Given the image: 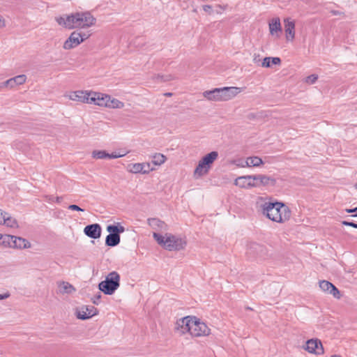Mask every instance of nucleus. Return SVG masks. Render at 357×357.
Returning <instances> with one entry per match:
<instances>
[{
  "instance_id": "obj_1",
  "label": "nucleus",
  "mask_w": 357,
  "mask_h": 357,
  "mask_svg": "<svg viewBox=\"0 0 357 357\" xmlns=\"http://www.w3.org/2000/svg\"><path fill=\"white\" fill-rule=\"evenodd\" d=\"M257 209L273 222L284 223L291 215L289 208L282 202H273L269 197H258L255 204Z\"/></svg>"
},
{
  "instance_id": "obj_2",
  "label": "nucleus",
  "mask_w": 357,
  "mask_h": 357,
  "mask_svg": "<svg viewBox=\"0 0 357 357\" xmlns=\"http://www.w3.org/2000/svg\"><path fill=\"white\" fill-rule=\"evenodd\" d=\"M56 22L68 29H86L96 23V18L89 12H76L70 15L56 17Z\"/></svg>"
},
{
  "instance_id": "obj_3",
  "label": "nucleus",
  "mask_w": 357,
  "mask_h": 357,
  "mask_svg": "<svg viewBox=\"0 0 357 357\" xmlns=\"http://www.w3.org/2000/svg\"><path fill=\"white\" fill-rule=\"evenodd\" d=\"M120 285V275L116 272L109 273L104 281L99 283L98 287L100 291L107 295H112Z\"/></svg>"
},
{
  "instance_id": "obj_4",
  "label": "nucleus",
  "mask_w": 357,
  "mask_h": 357,
  "mask_svg": "<svg viewBox=\"0 0 357 357\" xmlns=\"http://www.w3.org/2000/svg\"><path fill=\"white\" fill-rule=\"evenodd\" d=\"M153 236L156 242L160 245H183L187 244L185 237L180 234L174 235L167 233L165 236H162L157 232H153Z\"/></svg>"
},
{
  "instance_id": "obj_5",
  "label": "nucleus",
  "mask_w": 357,
  "mask_h": 357,
  "mask_svg": "<svg viewBox=\"0 0 357 357\" xmlns=\"http://www.w3.org/2000/svg\"><path fill=\"white\" fill-rule=\"evenodd\" d=\"M107 231L109 234L106 237V245H117L120 243V234L125 231V228L119 223H116L108 225Z\"/></svg>"
},
{
  "instance_id": "obj_6",
  "label": "nucleus",
  "mask_w": 357,
  "mask_h": 357,
  "mask_svg": "<svg viewBox=\"0 0 357 357\" xmlns=\"http://www.w3.org/2000/svg\"><path fill=\"white\" fill-rule=\"evenodd\" d=\"M90 36L89 33L74 31L69 38L64 42L63 47L65 50H70L78 46L81 43Z\"/></svg>"
},
{
  "instance_id": "obj_7",
  "label": "nucleus",
  "mask_w": 357,
  "mask_h": 357,
  "mask_svg": "<svg viewBox=\"0 0 357 357\" xmlns=\"http://www.w3.org/2000/svg\"><path fill=\"white\" fill-rule=\"evenodd\" d=\"M211 330L204 322H201L193 317V321L191 322L190 335L194 337L206 336L210 334Z\"/></svg>"
},
{
  "instance_id": "obj_8",
  "label": "nucleus",
  "mask_w": 357,
  "mask_h": 357,
  "mask_svg": "<svg viewBox=\"0 0 357 357\" xmlns=\"http://www.w3.org/2000/svg\"><path fill=\"white\" fill-rule=\"evenodd\" d=\"M155 170V169L151 166V162H137L131 163L127 166V171L132 174H148L151 172Z\"/></svg>"
},
{
  "instance_id": "obj_9",
  "label": "nucleus",
  "mask_w": 357,
  "mask_h": 357,
  "mask_svg": "<svg viewBox=\"0 0 357 357\" xmlns=\"http://www.w3.org/2000/svg\"><path fill=\"white\" fill-rule=\"evenodd\" d=\"M91 91L79 90L68 93L64 96L73 101L91 104Z\"/></svg>"
},
{
  "instance_id": "obj_10",
  "label": "nucleus",
  "mask_w": 357,
  "mask_h": 357,
  "mask_svg": "<svg viewBox=\"0 0 357 357\" xmlns=\"http://www.w3.org/2000/svg\"><path fill=\"white\" fill-rule=\"evenodd\" d=\"M30 245L29 242L23 238L15 236L0 234V245Z\"/></svg>"
},
{
  "instance_id": "obj_11",
  "label": "nucleus",
  "mask_w": 357,
  "mask_h": 357,
  "mask_svg": "<svg viewBox=\"0 0 357 357\" xmlns=\"http://www.w3.org/2000/svg\"><path fill=\"white\" fill-rule=\"evenodd\" d=\"M319 287L322 291L327 294L332 295L335 298L340 299L342 297L339 289L329 281L324 280H320L319 282Z\"/></svg>"
},
{
  "instance_id": "obj_12",
  "label": "nucleus",
  "mask_w": 357,
  "mask_h": 357,
  "mask_svg": "<svg viewBox=\"0 0 357 357\" xmlns=\"http://www.w3.org/2000/svg\"><path fill=\"white\" fill-rule=\"evenodd\" d=\"M234 185L244 189L257 188L255 175H246L237 177L234 181Z\"/></svg>"
},
{
  "instance_id": "obj_13",
  "label": "nucleus",
  "mask_w": 357,
  "mask_h": 357,
  "mask_svg": "<svg viewBox=\"0 0 357 357\" xmlns=\"http://www.w3.org/2000/svg\"><path fill=\"white\" fill-rule=\"evenodd\" d=\"M192 321H193V317L189 316L179 319L175 324L174 329L181 334H185L186 333L190 334Z\"/></svg>"
},
{
  "instance_id": "obj_14",
  "label": "nucleus",
  "mask_w": 357,
  "mask_h": 357,
  "mask_svg": "<svg viewBox=\"0 0 357 357\" xmlns=\"http://www.w3.org/2000/svg\"><path fill=\"white\" fill-rule=\"evenodd\" d=\"M242 91L243 89L240 87L229 86L220 88L221 101H228Z\"/></svg>"
},
{
  "instance_id": "obj_15",
  "label": "nucleus",
  "mask_w": 357,
  "mask_h": 357,
  "mask_svg": "<svg viewBox=\"0 0 357 357\" xmlns=\"http://www.w3.org/2000/svg\"><path fill=\"white\" fill-rule=\"evenodd\" d=\"M98 310L94 306L84 305L77 311L76 315L78 319L85 320L98 314Z\"/></svg>"
},
{
  "instance_id": "obj_16",
  "label": "nucleus",
  "mask_w": 357,
  "mask_h": 357,
  "mask_svg": "<svg viewBox=\"0 0 357 357\" xmlns=\"http://www.w3.org/2000/svg\"><path fill=\"white\" fill-rule=\"evenodd\" d=\"M26 81V76L25 75H20L0 83V89H13L17 86H20L24 84Z\"/></svg>"
},
{
  "instance_id": "obj_17",
  "label": "nucleus",
  "mask_w": 357,
  "mask_h": 357,
  "mask_svg": "<svg viewBox=\"0 0 357 357\" xmlns=\"http://www.w3.org/2000/svg\"><path fill=\"white\" fill-rule=\"evenodd\" d=\"M91 104L100 107H107V102L109 100V96L105 93L91 91Z\"/></svg>"
},
{
  "instance_id": "obj_18",
  "label": "nucleus",
  "mask_w": 357,
  "mask_h": 357,
  "mask_svg": "<svg viewBox=\"0 0 357 357\" xmlns=\"http://www.w3.org/2000/svg\"><path fill=\"white\" fill-rule=\"evenodd\" d=\"M305 350L315 354H322L324 348L321 342L318 339H311L306 342Z\"/></svg>"
},
{
  "instance_id": "obj_19",
  "label": "nucleus",
  "mask_w": 357,
  "mask_h": 357,
  "mask_svg": "<svg viewBox=\"0 0 357 357\" xmlns=\"http://www.w3.org/2000/svg\"><path fill=\"white\" fill-rule=\"evenodd\" d=\"M0 225H3L10 228L18 227V223L16 219L1 209H0Z\"/></svg>"
},
{
  "instance_id": "obj_20",
  "label": "nucleus",
  "mask_w": 357,
  "mask_h": 357,
  "mask_svg": "<svg viewBox=\"0 0 357 357\" xmlns=\"http://www.w3.org/2000/svg\"><path fill=\"white\" fill-rule=\"evenodd\" d=\"M270 34L275 38H279L282 33V26L278 17L271 19L268 23Z\"/></svg>"
},
{
  "instance_id": "obj_21",
  "label": "nucleus",
  "mask_w": 357,
  "mask_h": 357,
  "mask_svg": "<svg viewBox=\"0 0 357 357\" xmlns=\"http://www.w3.org/2000/svg\"><path fill=\"white\" fill-rule=\"evenodd\" d=\"M257 188L261 186H273L275 181L273 178L264 174H255Z\"/></svg>"
},
{
  "instance_id": "obj_22",
  "label": "nucleus",
  "mask_w": 357,
  "mask_h": 357,
  "mask_svg": "<svg viewBox=\"0 0 357 357\" xmlns=\"http://www.w3.org/2000/svg\"><path fill=\"white\" fill-rule=\"evenodd\" d=\"M284 22L286 38L289 41H292L295 38V22L289 18L285 19Z\"/></svg>"
},
{
  "instance_id": "obj_23",
  "label": "nucleus",
  "mask_w": 357,
  "mask_h": 357,
  "mask_svg": "<svg viewBox=\"0 0 357 357\" xmlns=\"http://www.w3.org/2000/svg\"><path fill=\"white\" fill-rule=\"evenodd\" d=\"M84 231L86 236L92 238H99L101 234V227L98 224L87 225Z\"/></svg>"
},
{
  "instance_id": "obj_24",
  "label": "nucleus",
  "mask_w": 357,
  "mask_h": 357,
  "mask_svg": "<svg viewBox=\"0 0 357 357\" xmlns=\"http://www.w3.org/2000/svg\"><path fill=\"white\" fill-rule=\"evenodd\" d=\"M203 96L210 101L222 102L220 88H215L213 90L205 91Z\"/></svg>"
},
{
  "instance_id": "obj_25",
  "label": "nucleus",
  "mask_w": 357,
  "mask_h": 357,
  "mask_svg": "<svg viewBox=\"0 0 357 357\" xmlns=\"http://www.w3.org/2000/svg\"><path fill=\"white\" fill-rule=\"evenodd\" d=\"M210 169L207 167L206 165L201 159L199 161L198 165L194 171V176L197 178H200L208 174Z\"/></svg>"
},
{
  "instance_id": "obj_26",
  "label": "nucleus",
  "mask_w": 357,
  "mask_h": 357,
  "mask_svg": "<svg viewBox=\"0 0 357 357\" xmlns=\"http://www.w3.org/2000/svg\"><path fill=\"white\" fill-rule=\"evenodd\" d=\"M149 225L156 231H162L167 229V225L158 218L148 219Z\"/></svg>"
},
{
  "instance_id": "obj_27",
  "label": "nucleus",
  "mask_w": 357,
  "mask_h": 357,
  "mask_svg": "<svg viewBox=\"0 0 357 357\" xmlns=\"http://www.w3.org/2000/svg\"><path fill=\"white\" fill-rule=\"evenodd\" d=\"M59 291L61 294H71L75 291V288L68 282H61L59 284Z\"/></svg>"
},
{
  "instance_id": "obj_28",
  "label": "nucleus",
  "mask_w": 357,
  "mask_h": 357,
  "mask_svg": "<svg viewBox=\"0 0 357 357\" xmlns=\"http://www.w3.org/2000/svg\"><path fill=\"white\" fill-rule=\"evenodd\" d=\"M263 164L262 160L257 156L248 157L244 164L241 165L242 167H259Z\"/></svg>"
},
{
  "instance_id": "obj_29",
  "label": "nucleus",
  "mask_w": 357,
  "mask_h": 357,
  "mask_svg": "<svg viewBox=\"0 0 357 357\" xmlns=\"http://www.w3.org/2000/svg\"><path fill=\"white\" fill-rule=\"evenodd\" d=\"M218 153L217 151H211L204 155L202 160L206 165L207 167L211 169L214 161L218 158Z\"/></svg>"
},
{
  "instance_id": "obj_30",
  "label": "nucleus",
  "mask_w": 357,
  "mask_h": 357,
  "mask_svg": "<svg viewBox=\"0 0 357 357\" xmlns=\"http://www.w3.org/2000/svg\"><path fill=\"white\" fill-rule=\"evenodd\" d=\"M281 60L279 57H265L261 63L264 68H270L272 65H279Z\"/></svg>"
},
{
  "instance_id": "obj_31",
  "label": "nucleus",
  "mask_w": 357,
  "mask_h": 357,
  "mask_svg": "<svg viewBox=\"0 0 357 357\" xmlns=\"http://www.w3.org/2000/svg\"><path fill=\"white\" fill-rule=\"evenodd\" d=\"M151 158H152V161L151 163L156 166L162 165L167 160L166 156L159 153H154L151 156Z\"/></svg>"
},
{
  "instance_id": "obj_32",
  "label": "nucleus",
  "mask_w": 357,
  "mask_h": 357,
  "mask_svg": "<svg viewBox=\"0 0 357 357\" xmlns=\"http://www.w3.org/2000/svg\"><path fill=\"white\" fill-rule=\"evenodd\" d=\"M108 108H112V109H121L124 107V103L118 99L112 98L109 96V100H108L107 103Z\"/></svg>"
},
{
  "instance_id": "obj_33",
  "label": "nucleus",
  "mask_w": 357,
  "mask_h": 357,
  "mask_svg": "<svg viewBox=\"0 0 357 357\" xmlns=\"http://www.w3.org/2000/svg\"><path fill=\"white\" fill-rule=\"evenodd\" d=\"M109 155L105 151L95 150L92 152V157L96 159L109 158Z\"/></svg>"
},
{
  "instance_id": "obj_34",
  "label": "nucleus",
  "mask_w": 357,
  "mask_h": 357,
  "mask_svg": "<svg viewBox=\"0 0 357 357\" xmlns=\"http://www.w3.org/2000/svg\"><path fill=\"white\" fill-rule=\"evenodd\" d=\"M317 79H318V76L317 75L313 74V75L307 76L305 78V82L308 84H312L317 80Z\"/></svg>"
},
{
  "instance_id": "obj_35",
  "label": "nucleus",
  "mask_w": 357,
  "mask_h": 357,
  "mask_svg": "<svg viewBox=\"0 0 357 357\" xmlns=\"http://www.w3.org/2000/svg\"><path fill=\"white\" fill-rule=\"evenodd\" d=\"M128 153V151H123L122 153H121V152H119V153H116V152L112 153H111L109 155V159H116V158L123 157Z\"/></svg>"
},
{
  "instance_id": "obj_36",
  "label": "nucleus",
  "mask_w": 357,
  "mask_h": 357,
  "mask_svg": "<svg viewBox=\"0 0 357 357\" xmlns=\"http://www.w3.org/2000/svg\"><path fill=\"white\" fill-rule=\"evenodd\" d=\"M68 209L77 211H84V209L80 208L79 206L75 204H71L68 206Z\"/></svg>"
},
{
  "instance_id": "obj_37",
  "label": "nucleus",
  "mask_w": 357,
  "mask_h": 357,
  "mask_svg": "<svg viewBox=\"0 0 357 357\" xmlns=\"http://www.w3.org/2000/svg\"><path fill=\"white\" fill-rule=\"evenodd\" d=\"M168 251H179L183 248V247H164Z\"/></svg>"
},
{
  "instance_id": "obj_38",
  "label": "nucleus",
  "mask_w": 357,
  "mask_h": 357,
  "mask_svg": "<svg viewBox=\"0 0 357 357\" xmlns=\"http://www.w3.org/2000/svg\"><path fill=\"white\" fill-rule=\"evenodd\" d=\"M342 224L344 225H347V226H350V227H354V228H357V224L354 223V222H352L344 221L342 222Z\"/></svg>"
},
{
  "instance_id": "obj_39",
  "label": "nucleus",
  "mask_w": 357,
  "mask_h": 357,
  "mask_svg": "<svg viewBox=\"0 0 357 357\" xmlns=\"http://www.w3.org/2000/svg\"><path fill=\"white\" fill-rule=\"evenodd\" d=\"M347 213H356V214L353 215L352 216L354 217H357V207L354 208H351V209H346L345 210Z\"/></svg>"
},
{
  "instance_id": "obj_40",
  "label": "nucleus",
  "mask_w": 357,
  "mask_h": 357,
  "mask_svg": "<svg viewBox=\"0 0 357 357\" xmlns=\"http://www.w3.org/2000/svg\"><path fill=\"white\" fill-rule=\"evenodd\" d=\"M10 296L9 292H6L4 294H0V300H3L9 298Z\"/></svg>"
},
{
  "instance_id": "obj_41",
  "label": "nucleus",
  "mask_w": 357,
  "mask_h": 357,
  "mask_svg": "<svg viewBox=\"0 0 357 357\" xmlns=\"http://www.w3.org/2000/svg\"><path fill=\"white\" fill-rule=\"evenodd\" d=\"M203 10L206 13H211L212 11V6L209 5L204 6Z\"/></svg>"
},
{
  "instance_id": "obj_42",
  "label": "nucleus",
  "mask_w": 357,
  "mask_h": 357,
  "mask_svg": "<svg viewBox=\"0 0 357 357\" xmlns=\"http://www.w3.org/2000/svg\"><path fill=\"white\" fill-rule=\"evenodd\" d=\"M101 295L99 293L98 296H96L94 298H93V303L96 305H98L99 302L98 301L100 299Z\"/></svg>"
},
{
  "instance_id": "obj_43",
  "label": "nucleus",
  "mask_w": 357,
  "mask_h": 357,
  "mask_svg": "<svg viewBox=\"0 0 357 357\" xmlns=\"http://www.w3.org/2000/svg\"><path fill=\"white\" fill-rule=\"evenodd\" d=\"M5 26L6 23L4 19L2 17H0V29L5 27Z\"/></svg>"
},
{
  "instance_id": "obj_44",
  "label": "nucleus",
  "mask_w": 357,
  "mask_h": 357,
  "mask_svg": "<svg viewBox=\"0 0 357 357\" xmlns=\"http://www.w3.org/2000/svg\"><path fill=\"white\" fill-rule=\"evenodd\" d=\"M245 309H246V310H253V309H252V307H245Z\"/></svg>"
},
{
  "instance_id": "obj_45",
  "label": "nucleus",
  "mask_w": 357,
  "mask_h": 357,
  "mask_svg": "<svg viewBox=\"0 0 357 357\" xmlns=\"http://www.w3.org/2000/svg\"><path fill=\"white\" fill-rule=\"evenodd\" d=\"M56 202H60V198L59 197H56Z\"/></svg>"
},
{
  "instance_id": "obj_46",
  "label": "nucleus",
  "mask_w": 357,
  "mask_h": 357,
  "mask_svg": "<svg viewBox=\"0 0 357 357\" xmlns=\"http://www.w3.org/2000/svg\"><path fill=\"white\" fill-rule=\"evenodd\" d=\"M331 357H341V356H338V355H333V356H331Z\"/></svg>"
},
{
  "instance_id": "obj_47",
  "label": "nucleus",
  "mask_w": 357,
  "mask_h": 357,
  "mask_svg": "<svg viewBox=\"0 0 357 357\" xmlns=\"http://www.w3.org/2000/svg\"><path fill=\"white\" fill-rule=\"evenodd\" d=\"M254 62H255V63H257V59H256V58H255V59H254Z\"/></svg>"
}]
</instances>
